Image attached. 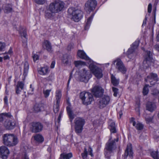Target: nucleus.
Listing matches in <instances>:
<instances>
[{
    "mask_svg": "<svg viewBox=\"0 0 159 159\" xmlns=\"http://www.w3.org/2000/svg\"><path fill=\"white\" fill-rule=\"evenodd\" d=\"M65 4L64 2L61 0H56L50 3L48 9L45 11V18L53 19L55 16V14L62 11L64 7Z\"/></svg>",
    "mask_w": 159,
    "mask_h": 159,
    "instance_id": "nucleus-1",
    "label": "nucleus"
},
{
    "mask_svg": "<svg viewBox=\"0 0 159 159\" xmlns=\"http://www.w3.org/2000/svg\"><path fill=\"white\" fill-rule=\"evenodd\" d=\"M3 142L8 146H13L16 145L18 140L16 136L12 134H5L3 136Z\"/></svg>",
    "mask_w": 159,
    "mask_h": 159,
    "instance_id": "nucleus-2",
    "label": "nucleus"
},
{
    "mask_svg": "<svg viewBox=\"0 0 159 159\" xmlns=\"http://www.w3.org/2000/svg\"><path fill=\"white\" fill-rule=\"evenodd\" d=\"M80 96L83 103L86 105L90 104L93 100L92 95L89 92L84 91L81 92L80 94Z\"/></svg>",
    "mask_w": 159,
    "mask_h": 159,
    "instance_id": "nucleus-3",
    "label": "nucleus"
},
{
    "mask_svg": "<svg viewBox=\"0 0 159 159\" xmlns=\"http://www.w3.org/2000/svg\"><path fill=\"white\" fill-rule=\"evenodd\" d=\"M85 121L84 119L81 117H77L74 120L75 131L77 134L82 132Z\"/></svg>",
    "mask_w": 159,
    "mask_h": 159,
    "instance_id": "nucleus-4",
    "label": "nucleus"
},
{
    "mask_svg": "<svg viewBox=\"0 0 159 159\" xmlns=\"http://www.w3.org/2000/svg\"><path fill=\"white\" fill-rule=\"evenodd\" d=\"M139 41H136L133 43L131 47L128 49L127 52L128 57L132 59L137 54L138 51L137 48L139 44Z\"/></svg>",
    "mask_w": 159,
    "mask_h": 159,
    "instance_id": "nucleus-5",
    "label": "nucleus"
},
{
    "mask_svg": "<svg viewBox=\"0 0 159 159\" xmlns=\"http://www.w3.org/2000/svg\"><path fill=\"white\" fill-rule=\"evenodd\" d=\"M89 68L97 78L99 79L102 77V70L96 66L93 61L89 65Z\"/></svg>",
    "mask_w": 159,
    "mask_h": 159,
    "instance_id": "nucleus-6",
    "label": "nucleus"
},
{
    "mask_svg": "<svg viewBox=\"0 0 159 159\" xmlns=\"http://www.w3.org/2000/svg\"><path fill=\"white\" fill-rule=\"evenodd\" d=\"M91 77V75L90 72L89 71L86 70L84 69L81 71L79 79L81 81L87 82Z\"/></svg>",
    "mask_w": 159,
    "mask_h": 159,
    "instance_id": "nucleus-7",
    "label": "nucleus"
},
{
    "mask_svg": "<svg viewBox=\"0 0 159 159\" xmlns=\"http://www.w3.org/2000/svg\"><path fill=\"white\" fill-rule=\"evenodd\" d=\"M119 140L118 138H117L116 139L111 140V139L106 143V146L105 148L110 150L111 151L114 152L116 149V146L115 141L118 142Z\"/></svg>",
    "mask_w": 159,
    "mask_h": 159,
    "instance_id": "nucleus-8",
    "label": "nucleus"
},
{
    "mask_svg": "<svg viewBox=\"0 0 159 159\" xmlns=\"http://www.w3.org/2000/svg\"><path fill=\"white\" fill-rule=\"evenodd\" d=\"M31 125V131L33 133L40 132L43 129V125L40 122H34L32 123Z\"/></svg>",
    "mask_w": 159,
    "mask_h": 159,
    "instance_id": "nucleus-9",
    "label": "nucleus"
},
{
    "mask_svg": "<svg viewBox=\"0 0 159 159\" xmlns=\"http://www.w3.org/2000/svg\"><path fill=\"white\" fill-rule=\"evenodd\" d=\"M72 19L75 22H78L82 17L83 12L79 10L73 11L72 13Z\"/></svg>",
    "mask_w": 159,
    "mask_h": 159,
    "instance_id": "nucleus-10",
    "label": "nucleus"
},
{
    "mask_svg": "<svg viewBox=\"0 0 159 159\" xmlns=\"http://www.w3.org/2000/svg\"><path fill=\"white\" fill-rule=\"evenodd\" d=\"M97 4V2L95 0H89L85 4V9L90 11L95 8Z\"/></svg>",
    "mask_w": 159,
    "mask_h": 159,
    "instance_id": "nucleus-11",
    "label": "nucleus"
},
{
    "mask_svg": "<svg viewBox=\"0 0 159 159\" xmlns=\"http://www.w3.org/2000/svg\"><path fill=\"white\" fill-rule=\"evenodd\" d=\"M116 62V68L118 71L125 74L126 71V69L122 61L120 59H117L115 61Z\"/></svg>",
    "mask_w": 159,
    "mask_h": 159,
    "instance_id": "nucleus-12",
    "label": "nucleus"
},
{
    "mask_svg": "<svg viewBox=\"0 0 159 159\" xmlns=\"http://www.w3.org/2000/svg\"><path fill=\"white\" fill-rule=\"evenodd\" d=\"M110 101V98L108 96L104 95L101 98L99 101L100 107L102 108L105 107L109 103Z\"/></svg>",
    "mask_w": 159,
    "mask_h": 159,
    "instance_id": "nucleus-13",
    "label": "nucleus"
},
{
    "mask_svg": "<svg viewBox=\"0 0 159 159\" xmlns=\"http://www.w3.org/2000/svg\"><path fill=\"white\" fill-rule=\"evenodd\" d=\"M92 92L96 97H99L103 93L104 90L99 86H96L92 89Z\"/></svg>",
    "mask_w": 159,
    "mask_h": 159,
    "instance_id": "nucleus-14",
    "label": "nucleus"
},
{
    "mask_svg": "<svg viewBox=\"0 0 159 159\" xmlns=\"http://www.w3.org/2000/svg\"><path fill=\"white\" fill-rule=\"evenodd\" d=\"M133 152L132 150V145L131 143H129L127 144L126 148L125 150L124 157L127 158L129 156L130 158L133 157Z\"/></svg>",
    "mask_w": 159,
    "mask_h": 159,
    "instance_id": "nucleus-15",
    "label": "nucleus"
},
{
    "mask_svg": "<svg viewBox=\"0 0 159 159\" xmlns=\"http://www.w3.org/2000/svg\"><path fill=\"white\" fill-rule=\"evenodd\" d=\"M77 55L80 58L88 61V63L89 65L93 61L86 55L85 53L83 50H79L77 52Z\"/></svg>",
    "mask_w": 159,
    "mask_h": 159,
    "instance_id": "nucleus-16",
    "label": "nucleus"
},
{
    "mask_svg": "<svg viewBox=\"0 0 159 159\" xmlns=\"http://www.w3.org/2000/svg\"><path fill=\"white\" fill-rule=\"evenodd\" d=\"M145 54L146 56L145 57V60L143 61V64H148L152 60V53L150 51H147L145 52Z\"/></svg>",
    "mask_w": 159,
    "mask_h": 159,
    "instance_id": "nucleus-17",
    "label": "nucleus"
},
{
    "mask_svg": "<svg viewBox=\"0 0 159 159\" xmlns=\"http://www.w3.org/2000/svg\"><path fill=\"white\" fill-rule=\"evenodd\" d=\"M67 113L70 119V121L72 123L73 119L75 117V115L74 114L73 111L70 105H69L66 108Z\"/></svg>",
    "mask_w": 159,
    "mask_h": 159,
    "instance_id": "nucleus-18",
    "label": "nucleus"
},
{
    "mask_svg": "<svg viewBox=\"0 0 159 159\" xmlns=\"http://www.w3.org/2000/svg\"><path fill=\"white\" fill-rule=\"evenodd\" d=\"M9 153V151L6 147L2 146L0 147V155L2 157H7Z\"/></svg>",
    "mask_w": 159,
    "mask_h": 159,
    "instance_id": "nucleus-19",
    "label": "nucleus"
},
{
    "mask_svg": "<svg viewBox=\"0 0 159 159\" xmlns=\"http://www.w3.org/2000/svg\"><path fill=\"white\" fill-rule=\"evenodd\" d=\"M146 109L151 112H152L156 108V106L154 102H148L146 106Z\"/></svg>",
    "mask_w": 159,
    "mask_h": 159,
    "instance_id": "nucleus-20",
    "label": "nucleus"
},
{
    "mask_svg": "<svg viewBox=\"0 0 159 159\" xmlns=\"http://www.w3.org/2000/svg\"><path fill=\"white\" fill-rule=\"evenodd\" d=\"M42 47L48 52H51L52 47L50 42L48 40H44L42 44Z\"/></svg>",
    "mask_w": 159,
    "mask_h": 159,
    "instance_id": "nucleus-21",
    "label": "nucleus"
},
{
    "mask_svg": "<svg viewBox=\"0 0 159 159\" xmlns=\"http://www.w3.org/2000/svg\"><path fill=\"white\" fill-rule=\"evenodd\" d=\"M158 79L157 75L156 74L151 73L147 76V78L145 79V80L146 82H147L149 80H153L157 81L158 80Z\"/></svg>",
    "mask_w": 159,
    "mask_h": 159,
    "instance_id": "nucleus-22",
    "label": "nucleus"
},
{
    "mask_svg": "<svg viewBox=\"0 0 159 159\" xmlns=\"http://www.w3.org/2000/svg\"><path fill=\"white\" fill-rule=\"evenodd\" d=\"M16 124V122L14 120H9L6 121L5 123V126L8 129L14 128Z\"/></svg>",
    "mask_w": 159,
    "mask_h": 159,
    "instance_id": "nucleus-23",
    "label": "nucleus"
},
{
    "mask_svg": "<svg viewBox=\"0 0 159 159\" xmlns=\"http://www.w3.org/2000/svg\"><path fill=\"white\" fill-rule=\"evenodd\" d=\"M72 58V57L70 56H68L67 55H64L62 59V63L66 66L70 65Z\"/></svg>",
    "mask_w": 159,
    "mask_h": 159,
    "instance_id": "nucleus-24",
    "label": "nucleus"
},
{
    "mask_svg": "<svg viewBox=\"0 0 159 159\" xmlns=\"http://www.w3.org/2000/svg\"><path fill=\"white\" fill-rule=\"evenodd\" d=\"M34 139L36 143H41L44 140L43 137L39 134H36L34 137Z\"/></svg>",
    "mask_w": 159,
    "mask_h": 159,
    "instance_id": "nucleus-25",
    "label": "nucleus"
},
{
    "mask_svg": "<svg viewBox=\"0 0 159 159\" xmlns=\"http://www.w3.org/2000/svg\"><path fill=\"white\" fill-rule=\"evenodd\" d=\"M48 71V68L47 67H41L39 70V73L42 75H46Z\"/></svg>",
    "mask_w": 159,
    "mask_h": 159,
    "instance_id": "nucleus-26",
    "label": "nucleus"
},
{
    "mask_svg": "<svg viewBox=\"0 0 159 159\" xmlns=\"http://www.w3.org/2000/svg\"><path fill=\"white\" fill-rule=\"evenodd\" d=\"M114 152L113 151H111L110 150L105 148L104 149V154L105 157L107 159H109L112 154Z\"/></svg>",
    "mask_w": 159,
    "mask_h": 159,
    "instance_id": "nucleus-27",
    "label": "nucleus"
},
{
    "mask_svg": "<svg viewBox=\"0 0 159 159\" xmlns=\"http://www.w3.org/2000/svg\"><path fill=\"white\" fill-rule=\"evenodd\" d=\"M61 91L59 90H58L56 92V102L57 104H59L61 98Z\"/></svg>",
    "mask_w": 159,
    "mask_h": 159,
    "instance_id": "nucleus-28",
    "label": "nucleus"
},
{
    "mask_svg": "<svg viewBox=\"0 0 159 159\" xmlns=\"http://www.w3.org/2000/svg\"><path fill=\"white\" fill-rule=\"evenodd\" d=\"M94 16V14H93L89 17L87 20V21L86 23V25L84 27V29L85 30H87L88 29L90 25L91 22L93 20Z\"/></svg>",
    "mask_w": 159,
    "mask_h": 159,
    "instance_id": "nucleus-29",
    "label": "nucleus"
},
{
    "mask_svg": "<svg viewBox=\"0 0 159 159\" xmlns=\"http://www.w3.org/2000/svg\"><path fill=\"white\" fill-rule=\"evenodd\" d=\"M3 9L5 13H9L12 11L11 6L10 4L5 5L3 6Z\"/></svg>",
    "mask_w": 159,
    "mask_h": 159,
    "instance_id": "nucleus-30",
    "label": "nucleus"
},
{
    "mask_svg": "<svg viewBox=\"0 0 159 159\" xmlns=\"http://www.w3.org/2000/svg\"><path fill=\"white\" fill-rule=\"evenodd\" d=\"M72 154L71 153H70L67 154L62 153L60 155V158L62 159H69L72 157Z\"/></svg>",
    "mask_w": 159,
    "mask_h": 159,
    "instance_id": "nucleus-31",
    "label": "nucleus"
},
{
    "mask_svg": "<svg viewBox=\"0 0 159 159\" xmlns=\"http://www.w3.org/2000/svg\"><path fill=\"white\" fill-rule=\"evenodd\" d=\"M109 129L111 132L112 133H115L116 132L115 123L114 122L111 121V123H109Z\"/></svg>",
    "mask_w": 159,
    "mask_h": 159,
    "instance_id": "nucleus-32",
    "label": "nucleus"
},
{
    "mask_svg": "<svg viewBox=\"0 0 159 159\" xmlns=\"http://www.w3.org/2000/svg\"><path fill=\"white\" fill-rule=\"evenodd\" d=\"M29 69V64L27 62H25L24 64V70L23 75L25 76L27 75Z\"/></svg>",
    "mask_w": 159,
    "mask_h": 159,
    "instance_id": "nucleus-33",
    "label": "nucleus"
},
{
    "mask_svg": "<svg viewBox=\"0 0 159 159\" xmlns=\"http://www.w3.org/2000/svg\"><path fill=\"white\" fill-rule=\"evenodd\" d=\"M111 82L113 85L117 86L119 83V80L116 78L113 75H111Z\"/></svg>",
    "mask_w": 159,
    "mask_h": 159,
    "instance_id": "nucleus-34",
    "label": "nucleus"
},
{
    "mask_svg": "<svg viewBox=\"0 0 159 159\" xmlns=\"http://www.w3.org/2000/svg\"><path fill=\"white\" fill-rule=\"evenodd\" d=\"M74 63L75 66L78 68H80L81 66H85L86 65V64L84 62L79 61H75Z\"/></svg>",
    "mask_w": 159,
    "mask_h": 159,
    "instance_id": "nucleus-35",
    "label": "nucleus"
},
{
    "mask_svg": "<svg viewBox=\"0 0 159 159\" xmlns=\"http://www.w3.org/2000/svg\"><path fill=\"white\" fill-rule=\"evenodd\" d=\"M42 105L41 104H36L34 106V110L35 112H39L40 111Z\"/></svg>",
    "mask_w": 159,
    "mask_h": 159,
    "instance_id": "nucleus-36",
    "label": "nucleus"
},
{
    "mask_svg": "<svg viewBox=\"0 0 159 159\" xmlns=\"http://www.w3.org/2000/svg\"><path fill=\"white\" fill-rule=\"evenodd\" d=\"M135 126L138 130H141L143 128V125L141 123L137 122L135 124V125L134 126Z\"/></svg>",
    "mask_w": 159,
    "mask_h": 159,
    "instance_id": "nucleus-37",
    "label": "nucleus"
},
{
    "mask_svg": "<svg viewBox=\"0 0 159 159\" xmlns=\"http://www.w3.org/2000/svg\"><path fill=\"white\" fill-rule=\"evenodd\" d=\"M88 152L87 149L85 148L84 152L81 154V155L83 159H89L88 158Z\"/></svg>",
    "mask_w": 159,
    "mask_h": 159,
    "instance_id": "nucleus-38",
    "label": "nucleus"
},
{
    "mask_svg": "<svg viewBox=\"0 0 159 159\" xmlns=\"http://www.w3.org/2000/svg\"><path fill=\"white\" fill-rule=\"evenodd\" d=\"M148 86H149L148 84H146L143 88V93L144 95H147L148 93L149 90L148 88Z\"/></svg>",
    "mask_w": 159,
    "mask_h": 159,
    "instance_id": "nucleus-39",
    "label": "nucleus"
},
{
    "mask_svg": "<svg viewBox=\"0 0 159 159\" xmlns=\"http://www.w3.org/2000/svg\"><path fill=\"white\" fill-rule=\"evenodd\" d=\"M151 156L154 159H159V157H158V152L157 151H153L151 153Z\"/></svg>",
    "mask_w": 159,
    "mask_h": 159,
    "instance_id": "nucleus-40",
    "label": "nucleus"
},
{
    "mask_svg": "<svg viewBox=\"0 0 159 159\" xmlns=\"http://www.w3.org/2000/svg\"><path fill=\"white\" fill-rule=\"evenodd\" d=\"M24 84L23 82L21 81H18L16 87L19 88L20 89V90H23L24 88Z\"/></svg>",
    "mask_w": 159,
    "mask_h": 159,
    "instance_id": "nucleus-41",
    "label": "nucleus"
},
{
    "mask_svg": "<svg viewBox=\"0 0 159 159\" xmlns=\"http://www.w3.org/2000/svg\"><path fill=\"white\" fill-rule=\"evenodd\" d=\"M21 36V37L23 36L25 39V40L24 41L25 43H26L27 41V38L26 37L27 34L25 30H24L23 32L20 33Z\"/></svg>",
    "mask_w": 159,
    "mask_h": 159,
    "instance_id": "nucleus-42",
    "label": "nucleus"
},
{
    "mask_svg": "<svg viewBox=\"0 0 159 159\" xmlns=\"http://www.w3.org/2000/svg\"><path fill=\"white\" fill-rule=\"evenodd\" d=\"M51 90L47 89L46 90H43V93L45 98H47L49 95Z\"/></svg>",
    "mask_w": 159,
    "mask_h": 159,
    "instance_id": "nucleus-43",
    "label": "nucleus"
},
{
    "mask_svg": "<svg viewBox=\"0 0 159 159\" xmlns=\"http://www.w3.org/2000/svg\"><path fill=\"white\" fill-rule=\"evenodd\" d=\"M46 0H34L35 2L39 5L43 4L45 2Z\"/></svg>",
    "mask_w": 159,
    "mask_h": 159,
    "instance_id": "nucleus-44",
    "label": "nucleus"
},
{
    "mask_svg": "<svg viewBox=\"0 0 159 159\" xmlns=\"http://www.w3.org/2000/svg\"><path fill=\"white\" fill-rule=\"evenodd\" d=\"M112 89L114 92L113 95L115 97H116L117 96V94L118 93V89L114 87L112 88Z\"/></svg>",
    "mask_w": 159,
    "mask_h": 159,
    "instance_id": "nucleus-45",
    "label": "nucleus"
},
{
    "mask_svg": "<svg viewBox=\"0 0 159 159\" xmlns=\"http://www.w3.org/2000/svg\"><path fill=\"white\" fill-rule=\"evenodd\" d=\"M153 117H149L145 118V120L147 123H149L152 122Z\"/></svg>",
    "mask_w": 159,
    "mask_h": 159,
    "instance_id": "nucleus-46",
    "label": "nucleus"
},
{
    "mask_svg": "<svg viewBox=\"0 0 159 159\" xmlns=\"http://www.w3.org/2000/svg\"><path fill=\"white\" fill-rule=\"evenodd\" d=\"M152 94L154 96H157L159 94V91L156 89H154L152 91Z\"/></svg>",
    "mask_w": 159,
    "mask_h": 159,
    "instance_id": "nucleus-47",
    "label": "nucleus"
},
{
    "mask_svg": "<svg viewBox=\"0 0 159 159\" xmlns=\"http://www.w3.org/2000/svg\"><path fill=\"white\" fill-rule=\"evenodd\" d=\"M59 104H57L56 103L55 107H54V111L55 113H57L59 111Z\"/></svg>",
    "mask_w": 159,
    "mask_h": 159,
    "instance_id": "nucleus-48",
    "label": "nucleus"
},
{
    "mask_svg": "<svg viewBox=\"0 0 159 159\" xmlns=\"http://www.w3.org/2000/svg\"><path fill=\"white\" fill-rule=\"evenodd\" d=\"M5 44L0 42V51H2L5 47Z\"/></svg>",
    "mask_w": 159,
    "mask_h": 159,
    "instance_id": "nucleus-49",
    "label": "nucleus"
},
{
    "mask_svg": "<svg viewBox=\"0 0 159 159\" xmlns=\"http://www.w3.org/2000/svg\"><path fill=\"white\" fill-rule=\"evenodd\" d=\"M33 58V60L34 61H35L36 60L39 59V56L37 54H34L32 56Z\"/></svg>",
    "mask_w": 159,
    "mask_h": 159,
    "instance_id": "nucleus-50",
    "label": "nucleus"
},
{
    "mask_svg": "<svg viewBox=\"0 0 159 159\" xmlns=\"http://www.w3.org/2000/svg\"><path fill=\"white\" fill-rule=\"evenodd\" d=\"M130 123L133 124V125L134 126L135 125L136 122L135 121V119L133 117H132L130 119Z\"/></svg>",
    "mask_w": 159,
    "mask_h": 159,
    "instance_id": "nucleus-51",
    "label": "nucleus"
},
{
    "mask_svg": "<svg viewBox=\"0 0 159 159\" xmlns=\"http://www.w3.org/2000/svg\"><path fill=\"white\" fill-rule=\"evenodd\" d=\"M152 5L151 3L149 4L148 7V12L150 13L152 10Z\"/></svg>",
    "mask_w": 159,
    "mask_h": 159,
    "instance_id": "nucleus-52",
    "label": "nucleus"
},
{
    "mask_svg": "<svg viewBox=\"0 0 159 159\" xmlns=\"http://www.w3.org/2000/svg\"><path fill=\"white\" fill-rule=\"evenodd\" d=\"M22 90H20V88L16 87V92L17 94H20V93L21 92Z\"/></svg>",
    "mask_w": 159,
    "mask_h": 159,
    "instance_id": "nucleus-53",
    "label": "nucleus"
},
{
    "mask_svg": "<svg viewBox=\"0 0 159 159\" xmlns=\"http://www.w3.org/2000/svg\"><path fill=\"white\" fill-rule=\"evenodd\" d=\"M88 152L89 153V154L91 156V157L93 156V154L92 153V150L91 148L90 147H89L88 149Z\"/></svg>",
    "mask_w": 159,
    "mask_h": 159,
    "instance_id": "nucleus-54",
    "label": "nucleus"
},
{
    "mask_svg": "<svg viewBox=\"0 0 159 159\" xmlns=\"http://www.w3.org/2000/svg\"><path fill=\"white\" fill-rule=\"evenodd\" d=\"M3 115H4L5 116H6V117H8L11 118V114L9 113H3Z\"/></svg>",
    "mask_w": 159,
    "mask_h": 159,
    "instance_id": "nucleus-55",
    "label": "nucleus"
},
{
    "mask_svg": "<svg viewBox=\"0 0 159 159\" xmlns=\"http://www.w3.org/2000/svg\"><path fill=\"white\" fill-rule=\"evenodd\" d=\"M154 138L155 139H157L159 138V135L157 134L156 132H155L154 134Z\"/></svg>",
    "mask_w": 159,
    "mask_h": 159,
    "instance_id": "nucleus-56",
    "label": "nucleus"
},
{
    "mask_svg": "<svg viewBox=\"0 0 159 159\" xmlns=\"http://www.w3.org/2000/svg\"><path fill=\"white\" fill-rule=\"evenodd\" d=\"M4 100L5 103L6 104H8V98L7 96H5L4 99Z\"/></svg>",
    "mask_w": 159,
    "mask_h": 159,
    "instance_id": "nucleus-57",
    "label": "nucleus"
},
{
    "mask_svg": "<svg viewBox=\"0 0 159 159\" xmlns=\"http://www.w3.org/2000/svg\"><path fill=\"white\" fill-rule=\"evenodd\" d=\"M55 65V62L54 61H52L51 63L50 67L51 68H53L54 67Z\"/></svg>",
    "mask_w": 159,
    "mask_h": 159,
    "instance_id": "nucleus-58",
    "label": "nucleus"
},
{
    "mask_svg": "<svg viewBox=\"0 0 159 159\" xmlns=\"http://www.w3.org/2000/svg\"><path fill=\"white\" fill-rule=\"evenodd\" d=\"M154 48L159 52V45L156 44L154 46Z\"/></svg>",
    "mask_w": 159,
    "mask_h": 159,
    "instance_id": "nucleus-59",
    "label": "nucleus"
},
{
    "mask_svg": "<svg viewBox=\"0 0 159 159\" xmlns=\"http://www.w3.org/2000/svg\"><path fill=\"white\" fill-rule=\"evenodd\" d=\"M13 53L12 49L11 47L8 51L7 53L9 54H11Z\"/></svg>",
    "mask_w": 159,
    "mask_h": 159,
    "instance_id": "nucleus-60",
    "label": "nucleus"
},
{
    "mask_svg": "<svg viewBox=\"0 0 159 159\" xmlns=\"http://www.w3.org/2000/svg\"><path fill=\"white\" fill-rule=\"evenodd\" d=\"M62 112L61 111L59 114V116L58 117V120L59 121H60V119L61 117V116L62 115Z\"/></svg>",
    "mask_w": 159,
    "mask_h": 159,
    "instance_id": "nucleus-61",
    "label": "nucleus"
},
{
    "mask_svg": "<svg viewBox=\"0 0 159 159\" xmlns=\"http://www.w3.org/2000/svg\"><path fill=\"white\" fill-rule=\"evenodd\" d=\"M3 58H4V60H6L7 59H9V57L8 55H7L5 56H4Z\"/></svg>",
    "mask_w": 159,
    "mask_h": 159,
    "instance_id": "nucleus-62",
    "label": "nucleus"
},
{
    "mask_svg": "<svg viewBox=\"0 0 159 159\" xmlns=\"http://www.w3.org/2000/svg\"><path fill=\"white\" fill-rule=\"evenodd\" d=\"M53 79V78H52V76H49L48 78V80H52Z\"/></svg>",
    "mask_w": 159,
    "mask_h": 159,
    "instance_id": "nucleus-63",
    "label": "nucleus"
},
{
    "mask_svg": "<svg viewBox=\"0 0 159 159\" xmlns=\"http://www.w3.org/2000/svg\"><path fill=\"white\" fill-rule=\"evenodd\" d=\"M2 114L0 115V122L2 121L3 120V117Z\"/></svg>",
    "mask_w": 159,
    "mask_h": 159,
    "instance_id": "nucleus-64",
    "label": "nucleus"
}]
</instances>
